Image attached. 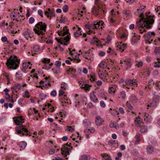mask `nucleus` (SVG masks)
I'll use <instances>...</instances> for the list:
<instances>
[{
	"instance_id": "obj_1",
	"label": "nucleus",
	"mask_w": 160,
	"mask_h": 160,
	"mask_svg": "<svg viewBox=\"0 0 160 160\" xmlns=\"http://www.w3.org/2000/svg\"><path fill=\"white\" fill-rule=\"evenodd\" d=\"M149 12L146 13V18H144V19H140L136 22L137 25L135 28L138 29L140 31V33H143L146 32V29H149L151 28L154 22V15H149Z\"/></svg>"
},
{
	"instance_id": "obj_2",
	"label": "nucleus",
	"mask_w": 160,
	"mask_h": 160,
	"mask_svg": "<svg viewBox=\"0 0 160 160\" xmlns=\"http://www.w3.org/2000/svg\"><path fill=\"white\" fill-rule=\"evenodd\" d=\"M20 61L16 56H11L7 60L6 64L8 68L16 69L19 67Z\"/></svg>"
},
{
	"instance_id": "obj_3",
	"label": "nucleus",
	"mask_w": 160,
	"mask_h": 160,
	"mask_svg": "<svg viewBox=\"0 0 160 160\" xmlns=\"http://www.w3.org/2000/svg\"><path fill=\"white\" fill-rule=\"evenodd\" d=\"M124 81V79L122 78L120 81L121 83L124 82L122 85L123 88L125 87L128 89L131 88L132 90L133 88L138 87V82L136 79L131 80L128 79Z\"/></svg>"
},
{
	"instance_id": "obj_4",
	"label": "nucleus",
	"mask_w": 160,
	"mask_h": 160,
	"mask_svg": "<svg viewBox=\"0 0 160 160\" xmlns=\"http://www.w3.org/2000/svg\"><path fill=\"white\" fill-rule=\"evenodd\" d=\"M103 24L104 22L102 21H95L93 24L86 25L85 28L89 29L90 31L88 32V34H90L91 32H93V31L91 30V29L93 30L95 28L96 29H102L103 28Z\"/></svg>"
},
{
	"instance_id": "obj_5",
	"label": "nucleus",
	"mask_w": 160,
	"mask_h": 160,
	"mask_svg": "<svg viewBox=\"0 0 160 160\" xmlns=\"http://www.w3.org/2000/svg\"><path fill=\"white\" fill-rule=\"evenodd\" d=\"M100 0H95V4L96 6L92 8L93 13L96 16L99 17L103 16L104 11L99 7V1Z\"/></svg>"
},
{
	"instance_id": "obj_6",
	"label": "nucleus",
	"mask_w": 160,
	"mask_h": 160,
	"mask_svg": "<svg viewBox=\"0 0 160 160\" xmlns=\"http://www.w3.org/2000/svg\"><path fill=\"white\" fill-rule=\"evenodd\" d=\"M15 129L18 134H22L23 136L28 135L29 136H30V135H29V132L22 125L17 127Z\"/></svg>"
},
{
	"instance_id": "obj_7",
	"label": "nucleus",
	"mask_w": 160,
	"mask_h": 160,
	"mask_svg": "<svg viewBox=\"0 0 160 160\" xmlns=\"http://www.w3.org/2000/svg\"><path fill=\"white\" fill-rule=\"evenodd\" d=\"M156 34L153 32H149L144 34L145 41L146 43L148 42L150 44L153 41V38L155 37Z\"/></svg>"
},
{
	"instance_id": "obj_8",
	"label": "nucleus",
	"mask_w": 160,
	"mask_h": 160,
	"mask_svg": "<svg viewBox=\"0 0 160 160\" xmlns=\"http://www.w3.org/2000/svg\"><path fill=\"white\" fill-rule=\"evenodd\" d=\"M70 36L68 35L66 37L64 38H61L59 39L58 38H56L57 41L58 42L60 43L61 44L64 45H68L67 42H69L70 39Z\"/></svg>"
},
{
	"instance_id": "obj_9",
	"label": "nucleus",
	"mask_w": 160,
	"mask_h": 160,
	"mask_svg": "<svg viewBox=\"0 0 160 160\" xmlns=\"http://www.w3.org/2000/svg\"><path fill=\"white\" fill-rule=\"evenodd\" d=\"M67 146L64 145L63 147L61 148V151H62V154L64 155V157H66V159H67L66 158L67 155H69L70 153L69 151L72 148V147H71L70 148H68Z\"/></svg>"
},
{
	"instance_id": "obj_10",
	"label": "nucleus",
	"mask_w": 160,
	"mask_h": 160,
	"mask_svg": "<svg viewBox=\"0 0 160 160\" xmlns=\"http://www.w3.org/2000/svg\"><path fill=\"white\" fill-rule=\"evenodd\" d=\"M118 45L116 46V49L121 52H123L125 49L127 44L123 43L122 42H118Z\"/></svg>"
},
{
	"instance_id": "obj_11",
	"label": "nucleus",
	"mask_w": 160,
	"mask_h": 160,
	"mask_svg": "<svg viewBox=\"0 0 160 160\" xmlns=\"http://www.w3.org/2000/svg\"><path fill=\"white\" fill-rule=\"evenodd\" d=\"M134 123L135 126L137 127H140L141 125L144 123L142 119L140 117V116H138L134 118Z\"/></svg>"
},
{
	"instance_id": "obj_12",
	"label": "nucleus",
	"mask_w": 160,
	"mask_h": 160,
	"mask_svg": "<svg viewBox=\"0 0 160 160\" xmlns=\"http://www.w3.org/2000/svg\"><path fill=\"white\" fill-rule=\"evenodd\" d=\"M111 114L112 115L113 118H115L114 120L117 122H118L120 120L118 115L119 112L116 109L112 110L111 108Z\"/></svg>"
},
{
	"instance_id": "obj_13",
	"label": "nucleus",
	"mask_w": 160,
	"mask_h": 160,
	"mask_svg": "<svg viewBox=\"0 0 160 160\" xmlns=\"http://www.w3.org/2000/svg\"><path fill=\"white\" fill-rule=\"evenodd\" d=\"M35 27L38 29L41 30L43 31L44 32H46V29L47 27L45 23L41 22L38 23L36 25Z\"/></svg>"
},
{
	"instance_id": "obj_14",
	"label": "nucleus",
	"mask_w": 160,
	"mask_h": 160,
	"mask_svg": "<svg viewBox=\"0 0 160 160\" xmlns=\"http://www.w3.org/2000/svg\"><path fill=\"white\" fill-rule=\"evenodd\" d=\"M67 27H68L67 26H65L63 27L62 30H61L60 32L58 31V35L59 36H62L63 37H64L65 35L68 34H69V35H70V33H69V29H67Z\"/></svg>"
},
{
	"instance_id": "obj_15",
	"label": "nucleus",
	"mask_w": 160,
	"mask_h": 160,
	"mask_svg": "<svg viewBox=\"0 0 160 160\" xmlns=\"http://www.w3.org/2000/svg\"><path fill=\"white\" fill-rule=\"evenodd\" d=\"M143 118L144 121L146 123L148 124L151 122L152 118L151 116L148 114L146 112L144 113V116Z\"/></svg>"
},
{
	"instance_id": "obj_16",
	"label": "nucleus",
	"mask_w": 160,
	"mask_h": 160,
	"mask_svg": "<svg viewBox=\"0 0 160 160\" xmlns=\"http://www.w3.org/2000/svg\"><path fill=\"white\" fill-rule=\"evenodd\" d=\"M111 14L112 17L111 18V23H114L116 22L115 19L117 18L116 14V10L112 9L111 11Z\"/></svg>"
},
{
	"instance_id": "obj_17",
	"label": "nucleus",
	"mask_w": 160,
	"mask_h": 160,
	"mask_svg": "<svg viewBox=\"0 0 160 160\" xmlns=\"http://www.w3.org/2000/svg\"><path fill=\"white\" fill-rule=\"evenodd\" d=\"M120 64H125L126 67V68H130L132 66V62L130 60H121L120 62Z\"/></svg>"
},
{
	"instance_id": "obj_18",
	"label": "nucleus",
	"mask_w": 160,
	"mask_h": 160,
	"mask_svg": "<svg viewBox=\"0 0 160 160\" xmlns=\"http://www.w3.org/2000/svg\"><path fill=\"white\" fill-rule=\"evenodd\" d=\"M50 59H47L46 58H44L42 60L43 63L45 64L44 68L43 67V68H45L46 69H49L51 68L50 65H49V63L50 62Z\"/></svg>"
},
{
	"instance_id": "obj_19",
	"label": "nucleus",
	"mask_w": 160,
	"mask_h": 160,
	"mask_svg": "<svg viewBox=\"0 0 160 160\" xmlns=\"http://www.w3.org/2000/svg\"><path fill=\"white\" fill-rule=\"evenodd\" d=\"M21 87V86L20 84L17 83L14 84L12 88V92L13 93V92H15L18 93V91L20 90Z\"/></svg>"
},
{
	"instance_id": "obj_20",
	"label": "nucleus",
	"mask_w": 160,
	"mask_h": 160,
	"mask_svg": "<svg viewBox=\"0 0 160 160\" xmlns=\"http://www.w3.org/2000/svg\"><path fill=\"white\" fill-rule=\"evenodd\" d=\"M142 135L138 132L136 133L135 136V140L134 141L135 145H137L141 141V137Z\"/></svg>"
},
{
	"instance_id": "obj_21",
	"label": "nucleus",
	"mask_w": 160,
	"mask_h": 160,
	"mask_svg": "<svg viewBox=\"0 0 160 160\" xmlns=\"http://www.w3.org/2000/svg\"><path fill=\"white\" fill-rule=\"evenodd\" d=\"M48 11L45 12V14L47 15L48 18H51L54 16L55 12L53 9L51 10L50 8H48Z\"/></svg>"
},
{
	"instance_id": "obj_22",
	"label": "nucleus",
	"mask_w": 160,
	"mask_h": 160,
	"mask_svg": "<svg viewBox=\"0 0 160 160\" xmlns=\"http://www.w3.org/2000/svg\"><path fill=\"white\" fill-rule=\"evenodd\" d=\"M111 67L112 70L114 71L118 69V64L115 60H111Z\"/></svg>"
},
{
	"instance_id": "obj_23",
	"label": "nucleus",
	"mask_w": 160,
	"mask_h": 160,
	"mask_svg": "<svg viewBox=\"0 0 160 160\" xmlns=\"http://www.w3.org/2000/svg\"><path fill=\"white\" fill-rule=\"evenodd\" d=\"M138 127L140 128L139 132L141 133H145L148 131V127L144 123Z\"/></svg>"
},
{
	"instance_id": "obj_24",
	"label": "nucleus",
	"mask_w": 160,
	"mask_h": 160,
	"mask_svg": "<svg viewBox=\"0 0 160 160\" xmlns=\"http://www.w3.org/2000/svg\"><path fill=\"white\" fill-rule=\"evenodd\" d=\"M16 118L14 120V122L15 123L18 125L22 124L23 122V120L22 119V116H20L17 117H14L13 119Z\"/></svg>"
},
{
	"instance_id": "obj_25",
	"label": "nucleus",
	"mask_w": 160,
	"mask_h": 160,
	"mask_svg": "<svg viewBox=\"0 0 160 160\" xmlns=\"http://www.w3.org/2000/svg\"><path fill=\"white\" fill-rule=\"evenodd\" d=\"M157 104V103L155 102H154L153 100H150L147 105L148 107L147 109H148L149 107L152 108L156 107Z\"/></svg>"
},
{
	"instance_id": "obj_26",
	"label": "nucleus",
	"mask_w": 160,
	"mask_h": 160,
	"mask_svg": "<svg viewBox=\"0 0 160 160\" xmlns=\"http://www.w3.org/2000/svg\"><path fill=\"white\" fill-rule=\"evenodd\" d=\"M146 150L148 153L151 154L154 152V148L152 145H148L147 147Z\"/></svg>"
},
{
	"instance_id": "obj_27",
	"label": "nucleus",
	"mask_w": 160,
	"mask_h": 160,
	"mask_svg": "<svg viewBox=\"0 0 160 160\" xmlns=\"http://www.w3.org/2000/svg\"><path fill=\"white\" fill-rule=\"evenodd\" d=\"M129 100V101L132 103H137L138 101V99L136 96L135 95H132L131 96Z\"/></svg>"
},
{
	"instance_id": "obj_28",
	"label": "nucleus",
	"mask_w": 160,
	"mask_h": 160,
	"mask_svg": "<svg viewBox=\"0 0 160 160\" xmlns=\"http://www.w3.org/2000/svg\"><path fill=\"white\" fill-rule=\"evenodd\" d=\"M142 73L143 75L149 76L151 73V71L149 68H143Z\"/></svg>"
},
{
	"instance_id": "obj_29",
	"label": "nucleus",
	"mask_w": 160,
	"mask_h": 160,
	"mask_svg": "<svg viewBox=\"0 0 160 160\" xmlns=\"http://www.w3.org/2000/svg\"><path fill=\"white\" fill-rule=\"evenodd\" d=\"M94 39L95 38H94V40H92V43L94 44H96L98 47L101 46L102 47V45H101V43L102 42L98 39L96 40Z\"/></svg>"
},
{
	"instance_id": "obj_30",
	"label": "nucleus",
	"mask_w": 160,
	"mask_h": 160,
	"mask_svg": "<svg viewBox=\"0 0 160 160\" xmlns=\"http://www.w3.org/2000/svg\"><path fill=\"white\" fill-rule=\"evenodd\" d=\"M140 35H134L132 38V41L134 43H137L140 40Z\"/></svg>"
},
{
	"instance_id": "obj_31",
	"label": "nucleus",
	"mask_w": 160,
	"mask_h": 160,
	"mask_svg": "<svg viewBox=\"0 0 160 160\" xmlns=\"http://www.w3.org/2000/svg\"><path fill=\"white\" fill-rule=\"evenodd\" d=\"M90 98L91 100L94 102H98V98L96 97L94 93H90Z\"/></svg>"
},
{
	"instance_id": "obj_32",
	"label": "nucleus",
	"mask_w": 160,
	"mask_h": 160,
	"mask_svg": "<svg viewBox=\"0 0 160 160\" xmlns=\"http://www.w3.org/2000/svg\"><path fill=\"white\" fill-rule=\"evenodd\" d=\"M103 121L102 119L100 117L98 116L96 118L95 122L97 126H99L102 123Z\"/></svg>"
},
{
	"instance_id": "obj_33",
	"label": "nucleus",
	"mask_w": 160,
	"mask_h": 160,
	"mask_svg": "<svg viewBox=\"0 0 160 160\" xmlns=\"http://www.w3.org/2000/svg\"><path fill=\"white\" fill-rule=\"evenodd\" d=\"M111 86V95H114L116 92L117 86L115 85H112Z\"/></svg>"
},
{
	"instance_id": "obj_34",
	"label": "nucleus",
	"mask_w": 160,
	"mask_h": 160,
	"mask_svg": "<svg viewBox=\"0 0 160 160\" xmlns=\"http://www.w3.org/2000/svg\"><path fill=\"white\" fill-rule=\"evenodd\" d=\"M27 145V143L24 141L21 142L19 143V147L20 148V150L24 149Z\"/></svg>"
},
{
	"instance_id": "obj_35",
	"label": "nucleus",
	"mask_w": 160,
	"mask_h": 160,
	"mask_svg": "<svg viewBox=\"0 0 160 160\" xmlns=\"http://www.w3.org/2000/svg\"><path fill=\"white\" fill-rule=\"evenodd\" d=\"M127 108L130 111H132L133 109V107L132 105L131 102L129 101H127L126 103Z\"/></svg>"
},
{
	"instance_id": "obj_36",
	"label": "nucleus",
	"mask_w": 160,
	"mask_h": 160,
	"mask_svg": "<svg viewBox=\"0 0 160 160\" xmlns=\"http://www.w3.org/2000/svg\"><path fill=\"white\" fill-rule=\"evenodd\" d=\"M160 97L158 95H155L154 96L153 99V101L154 102H155L157 103V104H158L160 101Z\"/></svg>"
},
{
	"instance_id": "obj_37",
	"label": "nucleus",
	"mask_w": 160,
	"mask_h": 160,
	"mask_svg": "<svg viewBox=\"0 0 160 160\" xmlns=\"http://www.w3.org/2000/svg\"><path fill=\"white\" fill-rule=\"evenodd\" d=\"M111 127L114 128L116 129H118L119 128V126L116 122H115L111 123Z\"/></svg>"
},
{
	"instance_id": "obj_38",
	"label": "nucleus",
	"mask_w": 160,
	"mask_h": 160,
	"mask_svg": "<svg viewBox=\"0 0 160 160\" xmlns=\"http://www.w3.org/2000/svg\"><path fill=\"white\" fill-rule=\"evenodd\" d=\"M33 31L36 34H38V35H41L43 36L44 35V33L42 31H41L39 30H37L36 28H34Z\"/></svg>"
},
{
	"instance_id": "obj_39",
	"label": "nucleus",
	"mask_w": 160,
	"mask_h": 160,
	"mask_svg": "<svg viewBox=\"0 0 160 160\" xmlns=\"http://www.w3.org/2000/svg\"><path fill=\"white\" fill-rule=\"evenodd\" d=\"M104 91L103 89L100 90L98 92V95L101 97H103L104 96Z\"/></svg>"
},
{
	"instance_id": "obj_40",
	"label": "nucleus",
	"mask_w": 160,
	"mask_h": 160,
	"mask_svg": "<svg viewBox=\"0 0 160 160\" xmlns=\"http://www.w3.org/2000/svg\"><path fill=\"white\" fill-rule=\"evenodd\" d=\"M100 68L105 69L107 66V63L105 62H102L99 65Z\"/></svg>"
},
{
	"instance_id": "obj_41",
	"label": "nucleus",
	"mask_w": 160,
	"mask_h": 160,
	"mask_svg": "<svg viewBox=\"0 0 160 160\" xmlns=\"http://www.w3.org/2000/svg\"><path fill=\"white\" fill-rule=\"evenodd\" d=\"M78 30H77L76 32L74 33V35L75 37H78L79 36L82 34L81 32H80L81 28H78Z\"/></svg>"
},
{
	"instance_id": "obj_42",
	"label": "nucleus",
	"mask_w": 160,
	"mask_h": 160,
	"mask_svg": "<svg viewBox=\"0 0 160 160\" xmlns=\"http://www.w3.org/2000/svg\"><path fill=\"white\" fill-rule=\"evenodd\" d=\"M146 7V6H143L142 5L140 6L139 7V8L137 9V11H138V13L139 14V10H141V12H144V8Z\"/></svg>"
},
{
	"instance_id": "obj_43",
	"label": "nucleus",
	"mask_w": 160,
	"mask_h": 160,
	"mask_svg": "<svg viewBox=\"0 0 160 160\" xmlns=\"http://www.w3.org/2000/svg\"><path fill=\"white\" fill-rule=\"evenodd\" d=\"M154 44L157 46L160 45V38H158L154 41Z\"/></svg>"
},
{
	"instance_id": "obj_44",
	"label": "nucleus",
	"mask_w": 160,
	"mask_h": 160,
	"mask_svg": "<svg viewBox=\"0 0 160 160\" xmlns=\"http://www.w3.org/2000/svg\"><path fill=\"white\" fill-rule=\"evenodd\" d=\"M89 85L88 84H84L83 85H82L81 87L82 88L86 90H88V88H89ZM91 87V86H90Z\"/></svg>"
},
{
	"instance_id": "obj_45",
	"label": "nucleus",
	"mask_w": 160,
	"mask_h": 160,
	"mask_svg": "<svg viewBox=\"0 0 160 160\" xmlns=\"http://www.w3.org/2000/svg\"><path fill=\"white\" fill-rule=\"evenodd\" d=\"M154 52L156 54L160 53V47H155Z\"/></svg>"
},
{
	"instance_id": "obj_46",
	"label": "nucleus",
	"mask_w": 160,
	"mask_h": 160,
	"mask_svg": "<svg viewBox=\"0 0 160 160\" xmlns=\"http://www.w3.org/2000/svg\"><path fill=\"white\" fill-rule=\"evenodd\" d=\"M102 157L105 160H110L109 156L106 153H103L101 154Z\"/></svg>"
},
{
	"instance_id": "obj_47",
	"label": "nucleus",
	"mask_w": 160,
	"mask_h": 160,
	"mask_svg": "<svg viewBox=\"0 0 160 160\" xmlns=\"http://www.w3.org/2000/svg\"><path fill=\"white\" fill-rule=\"evenodd\" d=\"M40 49V47L38 45H36L34 46L33 50L35 52L38 51Z\"/></svg>"
},
{
	"instance_id": "obj_48",
	"label": "nucleus",
	"mask_w": 160,
	"mask_h": 160,
	"mask_svg": "<svg viewBox=\"0 0 160 160\" xmlns=\"http://www.w3.org/2000/svg\"><path fill=\"white\" fill-rule=\"evenodd\" d=\"M6 117L5 116H2L0 117V122L2 123L4 122L6 120Z\"/></svg>"
},
{
	"instance_id": "obj_49",
	"label": "nucleus",
	"mask_w": 160,
	"mask_h": 160,
	"mask_svg": "<svg viewBox=\"0 0 160 160\" xmlns=\"http://www.w3.org/2000/svg\"><path fill=\"white\" fill-rule=\"evenodd\" d=\"M155 85L157 88V90L158 91L160 90V81L156 82Z\"/></svg>"
},
{
	"instance_id": "obj_50",
	"label": "nucleus",
	"mask_w": 160,
	"mask_h": 160,
	"mask_svg": "<svg viewBox=\"0 0 160 160\" xmlns=\"http://www.w3.org/2000/svg\"><path fill=\"white\" fill-rule=\"evenodd\" d=\"M68 87V85L65 82H63L61 84V88L64 89V90H66Z\"/></svg>"
},
{
	"instance_id": "obj_51",
	"label": "nucleus",
	"mask_w": 160,
	"mask_h": 160,
	"mask_svg": "<svg viewBox=\"0 0 160 160\" xmlns=\"http://www.w3.org/2000/svg\"><path fill=\"white\" fill-rule=\"evenodd\" d=\"M143 62L142 61L138 62L136 65V66L138 68L142 67L143 65Z\"/></svg>"
},
{
	"instance_id": "obj_52",
	"label": "nucleus",
	"mask_w": 160,
	"mask_h": 160,
	"mask_svg": "<svg viewBox=\"0 0 160 160\" xmlns=\"http://www.w3.org/2000/svg\"><path fill=\"white\" fill-rule=\"evenodd\" d=\"M122 154L121 152H119L118 153L117 156L115 158V160H119V158L122 157Z\"/></svg>"
},
{
	"instance_id": "obj_53",
	"label": "nucleus",
	"mask_w": 160,
	"mask_h": 160,
	"mask_svg": "<svg viewBox=\"0 0 160 160\" xmlns=\"http://www.w3.org/2000/svg\"><path fill=\"white\" fill-rule=\"evenodd\" d=\"M22 75V73H21V72L20 71H18V72L16 73L15 75L16 77L18 78L21 77Z\"/></svg>"
},
{
	"instance_id": "obj_54",
	"label": "nucleus",
	"mask_w": 160,
	"mask_h": 160,
	"mask_svg": "<svg viewBox=\"0 0 160 160\" xmlns=\"http://www.w3.org/2000/svg\"><path fill=\"white\" fill-rule=\"evenodd\" d=\"M39 97L42 100H43V99H44L45 98H46V95H45L43 93H42L39 94Z\"/></svg>"
},
{
	"instance_id": "obj_55",
	"label": "nucleus",
	"mask_w": 160,
	"mask_h": 160,
	"mask_svg": "<svg viewBox=\"0 0 160 160\" xmlns=\"http://www.w3.org/2000/svg\"><path fill=\"white\" fill-rule=\"evenodd\" d=\"M120 95L122 98L125 99L126 96L125 92L124 91H122L121 92Z\"/></svg>"
},
{
	"instance_id": "obj_56",
	"label": "nucleus",
	"mask_w": 160,
	"mask_h": 160,
	"mask_svg": "<svg viewBox=\"0 0 160 160\" xmlns=\"http://www.w3.org/2000/svg\"><path fill=\"white\" fill-rule=\"evenodd\" d=\"M95 131V129L94 128H92L90 129H86L85 130V132H89L90 133H93Z\"/></svg>"
},
{
	"instance_id": "obj_57",
	"label": "nucleus",
	"mask_w": 160,
	"mask_h": 160,
	"mask_svg": "<svg viewBox=\"0 0 160 160\" xmlns=\"http://www.w3.org/2000/svg\"><path fill=\"white\" fill-rule=\"evenodd\" d=\"M154 82H153V80L152 79H150L149 80L148 82V88H150V86L151 85H154Z\"/></svg>"
},
{
	"instance_id": "obj_58",
	"label": "nucleus",
	"mask_w": 160,
	"mask_h": 160,
	"mask_svg": "<svg viewBox=\"0 0 160 160\" xmlns=\"http://www.w3.org/2000/svg\"><path fill=\"white\" fill-rule=\"evenodd\" d=\"M119 77V76L118 74H117L115 77H112V80L111 81V82H116L118 80Z\"/></svg>"
},
{
	"instance_id": "obj_59",
	"label": "nucleus",
	"mask_w": 160,
	"mask_h": 160,
	"mask_svg": "<svg viewBox=\"0 0 160 160\" xmlns=\"http://www.w3.org/2000/svg\"><path fill=\"white\" fill-rule=\"evenodd\" d=\"M28 66V63H27V62H24L22 64L23 68L24 69H26Z\"/></svg>"
},
{
	"instance_id": "obj_60",
	"label": "nucleus",
	"mask_w": 160,
	"mask_h": 160,
	"mask_svg": "<svg viewBox=\"0 0 160 160\" xmlns=\"http://www.w3.org/2000/svg\"><path fill=\"white\" fill-rule=\"evenodd\" d=\"M88 156L86 155H83L81 156V160H88Z\"/></svg>"
},
{
	"instance_id": "obj_61",
	"label": "nucleus",
	"mask_w": 160,
	"mask_h": 160,
	"mask_svg": "<svg viewBox=\"0 0 160 160\" xmlns=\"http://www.w3.org/2000/svg\"><path fill=\"white\" fill-rule=\"evenodd\" d=\"M24 35L25 37L28 39V38L29 37V33L28 30L25 31L24 33Z\"/></svg>"
},
{
	"instance_id": "obj_62",
	"label": "nucleus",
	"mask_w": 160,
	"mask_h": 160,
	"mask_svg": "<svg viewBox=\"0 0 160 160\" xmlns=\"http://www.w3.org/2000/svg\"><path fill=\"white\" fill-rule=\"evenodd\" d=\"M68 7L67 5H65L63 8V11L64 12H67L68 10Z\"/></svg>"
},
{
	"instance_id": "obj_63",
	"label": "nucleus",
	"mask_w": 160,
	"mask_h": 160,
	"mask_svg": "<svg viewBox=\"0 0 160 160\" xmlns=\"http://www.w3.org/2000/svg\"><path fill=\"white\" fill-rule=\"evenodd\" d=\"M67 71L70 72L72 73H75L76 72V71L75 69L70 68L68 70H67Z\"/></svg>"
},
{
	"instance_id": "obj_64",
	"label": "nucleus",
	"mask_w": 160,
	"mask_h": 160,
	"mask_svg": "<svg viewBox=\"0 0 160 160\" xmlns=\"http://www.w3.org/2000/svg\"><path fill=\"white\" fill-rule=\"evenodd\" d=\"M119 112L122 114H123L125 113L124 111L123 108L122 107H120L119 108Z\"/></svg>"
}]
</instances>
